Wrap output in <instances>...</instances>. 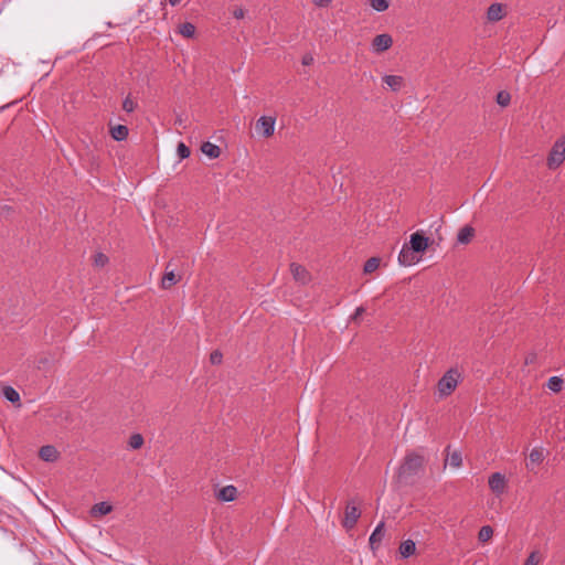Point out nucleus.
Masks as SVG:
<instances>
[{"label":"nucleus","instance_id":"4468645a","mask_svg":"<svg viewBox=\"0 0 565 565\" xmlns=\"http://www.w3.org/2000/svg\"><path fill=\"white\" fill-rule=\"evenodd\" d=\"M237 497V489L234 486H225L216 493V499L223 502L234 501Z\"/></svg>","mask_w":565,"mask_h":565},{"label":"nucleus","instance_id":"ea45409f","mask_svg":"<svg viewBox=\"0 0 565 565\" xmlns=\"http://www.w3.org/2000/svg\"><path fill=\"white\" fill-rule=\"evenodd\" d=\"M233 15H234V18H236V19H243V18H244V15H245V11H244V9H242V8H236V9L233 11Z\"/></svg>","mask_w":565,"mask_h":565},{"label":"nucleus","instance_id":"2f4dec72","mask_svg":"<svg viewBox=\"0 0 565 565\" xmlns=\"http://www.w3.org/2000/svg\"><path fill=\"white\" fill-rule=\"evenodd\" d=\"M448 460L449 465L455 468H458L462 465V458L459 451H454L452 454H450Z\"/></svg>","mask_w":565,"mask_h":565},{"label":"nucleus","instance_id":"a211bd4d","mask_svg":"<svg viewBox=\"0 0 565 565\" xmlns=\"http://www.w3.org/2000/svg\"><path fill=\"white\" fill-rule=\"evenodd\" d=\"M475 236V228L470 225H466L460 228L457 235V242L459 244H469Z\"/></svg>","mask_w":565,"mask_h":565},{"label":"nucleus","instance_id":"5701e85b","mask_svg":"<svg viewBox=\"0 0 565 565\" xmlns=\"http://www.w3.org/2000/svg\"><path fill=\"white\" fill-rule=\"evenodd\" d=\"M383 82L391 87L392 90L397 92L403 85V77L397 75H385Z\"/></svg>","mask_w":565,"mask_h":565},{"label":"nucleus","instance_id":"f03ea898","mask_svg":"<svg viewBox=\"0 0 565 565\" xmlns=\"http://www.w3.org/2000/svg\"><path fill=\"white\" fill-rule=\"evenodd\" d=\"M460 377V373L457 369H449L437 383V391L439 396H449L456 390Z\"/></svg>","mask_w":565,"mask_h":565},{"label":"nucleus","instance_id":"f8f14e48","mask_svg":"<svg viewBox=\"0 0 565 565\" xmlns=\"http://www.w3.org/2000/svg\"><path fill=\"white\" fill-rule=\"evenodd\" d=\"M39 457L46 462H54L58 459L60 452L52 445L42 446L39 450Z\"/></svg>","mask_w":565,"mask_h":565},{"label":"nucleus","instance_id":"a878e982","mask_svg":"<svg viewBox=\"0 0 565 565\" xmlns=\"http://www.w3.org/2000/svg\"><path fill=\"white\" fill-rule=\"evenodd\" d=\"M495 102L498 103V105H500L501 107H507L510 105V102H511V95L509 92L507 90H500L498 94H497V97H495Z\"/></svg>","mask_w":565,"mask_h":565},{"label":"nucleus","instance_id":"c756f323","mask_svg":"<svg viewBox=\"0 0 565 565\" xmlns=\"http://www.w3.org/2000/svg\"><path fill=\"white\" fill-rule=\"evenodd\" d=\"M128 445L132 449H139L143 445V437L140 434H132L129 438Z\"/></svg>","mask_w":565,"mask_h":565},{"label":"nucleus","instance_id":"ddd939ff","mask_svg":"<svg viewBox=\"0 0 565 565\" xmlns=\"http://www.w3.org/2000/svg\"><path fill=\"white\" fill-rule=\"evenodd\" d=\"M384 534H385V524L382 521L376 525V527L374 529V531L372 532V534L369 539V543H370V546L372 550H375L380 546V544L384 537Z\"/></svg>","mask_w":565,"mask_h":565},{"label":"nucleus","instance_id":"bb28decb","mask_svg":"<svg viewBox=\"0 0 565 565\" xmlns=\"http://www.w3.org/2000/svg\"><path fill=\"white\" fill-rule=\"evenodd\" d=\"M547 387H548L551 391H553V392L557 393V392H559V391L562 390V387H563V380H562L561 377H558V376H552V377H550V379H548V381H547Z\"/></svg>","mask_w":565,"mask_h":565},{"label":"nucleus","instance_id":"f704fd0d","mask_svg":"<svg viewBox=\"0 0 565 565\" xmlns=\"http://www.w3.org/2000/svg\"><path fill=\"white\" fill-rule=\"evenodd\" d=\"M108 263V257L103 253H97L94 256V264L97 267H104Z\"/></svg>","mask_w":565,"mask_h":565},{"label":"nucleus","instance_id":"4be33fe9","mask_svg":"<svg viewBox=\"0 0 565 565\" xmlns=\"http://www.w3.org/2000/svg\"><path fill=\"white\" fill-rule=\"evenodd\" d=\"M113 511V507L108 502H99L92 507L90 514L93 516H102L110 513Z\"/></svg>","mask_w":565,"mask_h":565},{"label":"nucleus","instance_id":"9b49d317","mask_svg":"<svg viewBox=\"0 0 565 565\" xmlns=\"http://www.w3.org/2000/svg\"><path fill=\"white\" fill-rule=\"evenodd\" d=\"M505 17L504 6L502 3H492L487 10V19L490 22H498Z\"/></svg>","mask_w":565,"mask_h":565},{"label":"nucleus","instance_id":"7ed1b4c3","mask_svg":"<svg viewBox=\"0 0 565 565\" xmlns=\"http://www.w3.org/2000/svg\"><path fill=\"white\" fill-rule=\"evenodd\" d=\"M565 160V136L558 139L552 147L546 164L550 170L557 169Z\"/></svg>","mask_w":565,"mask_h":565},{"label":"nucleus","instance_id":"dca6fc26","mask_svg":"<svg viewBox=\"0 0 565 565\" xmlns=\"http://www.w3.org/2000/svg\"><path fill=\"white\" fill-rule=\"evenodd\" d=\"M543 460V451L539 448H533L529 455V462H526V469L533 471L534 467L542 463Z\"/></svg>","mask_w":565,"mask_h":565},{"label":"nucleus","instance_id":"4c0bfd02","mask_svg":"<svg viewBox=\"0 0 565 565\" xmlns=\"http://www.w3.org/2000/svg\"><path fill=\"white\" fill-rule=\"evenodd\" d=\"M313 61L315 60H313V56L311 54H306V55H303L301 62H302V65L309 66V65H311L313 63Z\"/></svg>","mask_w":565,"mask_h":565},{"label":"nucleus","instance_id":"a19ab883","mask_svg":"<svg viewBox=\"0 0 565 565\" xmlns=\"http://www.w3.org/2000/svg\"><path fill=\"white\" fill-rule=\"evenodd\" d=\"M364 312V308L363 307H358L352 319L355 320L358 317H360L362 313Z\"/></svg>","mask_w":565,"mask_h":565},{"label":"nucleus","instance_id":"0eeeda50","mask_svg":"<svg viewBox=\"0 0 565 565\" xmlns=\"http://www.w3.org/2000/svg\"><path fill=\"white\" fill-rule=\"evenodd\" d=\"M275 122H276V119L274 117L262 116L256 121V130H262V135L265 138L271 137L274 135V130H275Z\"/></svg>","mask_w":565,"mask_h":565},{"label":"nucleus","instance_id":"7c9ffc66","mask_svg":"<svg viewBox=\"0 0 565 565\" xmlns=\"http://www.w3.org/2000/svg\"><path fill=\"white\" fill-rule=\"evenodd\" d=\"M542 556L537 551H533L527 558L525 559L523 565H539L542 562Z\"/></svg>","mask_w":565,"mask_h":565},{"label":"nucleus","instance_id":"f257e3e1","mask_svg":"<svg viewBox=\"0 0 565 565\" xmlns=\"http://www.w3.org/2000/svg\"><path fill=\"white\" fill-rule=\"evenodd\" d=\"M425 469L424 456L411 451L407 452L403 459L402 465L397 471V481L402 484H413L415 478L419 476Z\"/></svg>","mask_w":565,"mask_h":565},{"label":"nucleus","instance_id":"6e6552de","mask_svg":"<svg viewBox=\"0 0 565 565\" xmlns=\"http://www.w3.org/2000/svg\"><path fill=\"white\" fill-rule=\"evenodd\" d=\"M393 45V39L390 34L383 33L376 35L372 41V47L374 52L382 53L384 51H387Z\"/></svg>","mask_w":565,"mask_h":565},{"label":"nucleus","instance_id":"58836bf2","mask_svg":"<svg viewBox=\"0 0 565 565\" xmlns=\"http://www.w3.org/2000/svg\"><path fill=\"white\" fill-rule=\"evenodd\" d=\"M313 3L319 8H326L331 3V0H313Z\"/></svg>","mask_w":565,"mask_h":565},{"label":"nucleus","instance_id":"cd10ccee","mask_svg":"<svg viewBox=\"0 0 565 565\" xmlns=\"http://www.w3.org/2000/svg\"><path fill=\"white\" fill-rule=\"evenodd\" d=\"M493 535V529L490 525H483L478 534V539L480 542L489 541Z\"/></svg>","mask_w":565,"mask_h":565},{"label":"nucleus","instance_id":"2eb2a0df","mask_svg":"<svg viewBox=\"0 0 565 565\" xmlns=\"http://www.w3.org/2000/svg\"><path fill=\"white\" fill-rule=\"evenodd\" d=\"M290 270L295 280L301 284H306L309 280V273L302 265L292 263L290 264Z\"/></svg>","mask_w":565,"mask_h":565},{"label":"nucleus","instance_id":"20e7f679","mask_svg":"<svg viewBox=\"0 0 565 565\" xmlns=\"http://www.w3.org/2000/svg\"><path fill=\"white\" fill-rule=\"evenodd\" d=\"M354 503V500H351L347 503V507H345V512H344V519L342 520V526L347 530H351L353 529L360 516H361V511L360 509L353 504Z\"/></svg>","mask_w":565,"mask_h":565},{"label":"nucleus","instance_id":"c85d7f7f","mask_svg":"<svg viewBox=\"0 0 565 565\" xmlns=\"http://www.w3.org/2000/svg\"><path fill=\"white\" fill-rule=\"evenodd\" d=\"M370 4L377 12H383L388 9L390 1L388 0H370Z\"/></svg>","mask_w":565,"mask_h":565},{"label":"nucleus","instance_id":"f3484780","mask_svg":"<svg viewBox=\"0 0 565 565\" xmlns=\"http://www.w3.org/2000/svg\"><path fill=\"white\" fill-rule=\"evenodd\" d=\"M416 552V544L413 540L408 539L401 543L398 553L403 559L408 558Z\"/></svg>","mask_w":565,"mask_h":565},{"label":"nucleus","instance_id":"39448f33","mask_svg":"<svg viewBox=\"0 0 565 565\" xmlns=\"http://www.w3.org/2000/svg\"><path fill=\"white\" fill-rule=\"evenodd\" d=\"M430 239L423 232H415L411 235L408 246L418 255L426 252L429 247Z\"/></svg>","mask_w":565,"mask_h":565},{"label":"nucleus","instance_id":"b1692460","mask_svg":"<svg viewBox=\"0 0 565 565\" xmlns=\"http://www.w3.org/2000/svg\"><path fill=\"white\" fill-rule=\"evenodd\" d=\"M179 33L184 38L191 39L195 34V25L191 22H184L179 25Z\"/></svg>","mask_w":565,"mask_h":565},{"label":"nucleus","instance_id":"423d86ee","mask_svg":"<svg viewBox=\"0 0 565 565\" xmlns=\"http://www.w3.org/2000/svg\"><path fill=\"white\" fill-rule=\"evenodd\" d=\"M420 260V255L411 249L407 243H405L399 252L398 262L403 266H412Z\"/></svg>","mask_w":565,"mask_h":565},{"label":"nucleus","instance_id":"473e14b6","mask_svg":"<svg viewBox=\"0 0 565 565\" xmlns=\"http://www.w3.org/2000/svg\"><path fill=\"white\" fill-rule=\"evenodd\" d=\"M178 156L180 159H186L191 154V150L188 146H185L183 142H180L177 148Z\"/></svg>","mask_w":565,"mask_h":565},{"label":"nucleus","instance_id":"72a5a7b5","mask_svg":"<svg viewBox=\"0 0 565 565\" xmlns=\"http://www.w3.org/2000/svg\"><path fill=\"white\" fill-rule=\"evenodd\" d=\"M137 107V104L128 95L122 102V109L127 113H132Z\"/></svg>","mask_w":565,"mask_h":565},{"label":"nucleus","instance_id":"c9c22d12","mask_svg":"<svg viewBox=\"0 0 565 565\" xmlns=\"http://www.w3.org/2000/svg\"><path fill=\"white\" fill-rule=\"evenodd\" d=\"M223 353L220 350H214L210 354V362L214 365H218L222 363Z\"/></svg>","mask_w":565,"mask_h":565},{"label":"nucleus","instance_id":"e433bc0d","mask_svg":"<svg viewBox=\"0 0 565 565\" xmlns=\"http://www.w3.org/2000/svg\"><path fill=\"white\" fill-rule=\"evenodd\" d=\"M14 212L13 207L11 205H8V204H1L0 203V214L4 215V216H9L11 215L12 213Z\"/></svg>","mask_w":565,"mask_h":565},{"label":"nucleus","instance_id":"412c9836","mask_svg":"<svg viewBox=\"0 0 565 565\" xmlns=\"http://www.w3.org/2000/svg\"><path fill=\"white\" fill-rule=\"evenodd\" d=\"M129 134V129L125 125H117L110 128V136L116 141L126 140Z\"/></svg>","mask_w":565,"mask_h":565},{"label":"nucleus","instance_id":"393cba45","mask_svg":"<svg viewBox=\"0 0 565 565\" xmlns=\"http://www.w3.org/2000/svg\"><path fill=\"white\" fill-rule=\"evenodd\" d=\"M380 264L381 259L379 257L369 258L363 266L364 274H372L379 268Z\"/></svg>","mask_w":565,"mask_h":565},{"label":"nucleus","instance_id":"9d476101","mask_svg":"<svg viewBox=\"0 0 565 565\" xmlns=\"http://www.w3.org/2000/svg\"><path fill=\"white\" fill-rule=\"evenodd\" d=\"M489 487L490 489L497 493L501 494L504 491L505 488V477L501 475L500 472H494L489 477Z\"/></svg>","mask_w":565,"mask_h":565},{"label":"nucleus","instance_id":"1a4fd4ad","mask_svg":"<svg viewBox=\"0 0 565 565\" xmlns=\"http://www.w3.org/2000/svg\"><path fill=\"white\" fill-rule=\"evenodd\" d=\"M172 266V260H170L168 264H167V267H166V273L161 279V287L163 289H169L170 287H172L173 285H175L177 282L180 281L181 279V275H177L174 274V269H170Z\"/></svg>","mask_w":565,"mask_h":565},{"label":"nucleus","instance_id":"79ce46f5","mask_svg":"<svg viewBox=\"0 0 565 565\" xmlns=\"http://www.w3.org/2000/svg\"><path fill=\"white\" fill-rule=\"evenodd\" d=\"M170 6L175 7L180 4L182 0H166Z\"/></svg>","mask_w":565,"mask_h":565},{"label":"nucleus","instance_id":"aec40b11","mask_svg":"<svg viewBox=\"0 0 565 565\" xmlns=\"http://www.w3.org/2000/svg\"><path fill=\"white\" fill-rule=\"evenodd\" d=\"M2 395L6 399L11 402L12 404L17 405L18 407L21 406V398L19 392L13 388L12 386H4L2 388Z\"/></svg>","mask_w":565,"mask_h":565},{"label":"nucleus","instance_id":"6ab92c4d","mask_svg":"<svg viewBox=\"0 0 565 565\" xmlns=\"http://www.w3.org/2000/svg\"><path fill=\"white\" fill-rule=\"evenodd\" d=\"M201 151L210 159H216L221 154V148L210 141H204L201 145Z\"/></svg>","mask_w":565,"mask_h":565}]
</instances>
